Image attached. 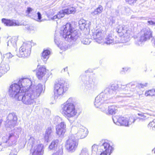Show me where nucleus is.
Segmentation results:
<instances>
[{
	"label": "nucleus",
	"instance_id": "53",
	"mask_svg": "<svg viewBox=\"0 0 155 155\" xmlns=\"http://www.w3.org/2000/svg\"><path fill=\"white\" fill-rule=\"evenodd\" d=\"M152 41L153 43L155 45V37L153 38V39L152 40Z\"/></svg>",
	"mask_w": 155,
	"mask_h": 155
},
{
	"label": "nucleus",
	"instance_id": "38",
	"mask_svg": "<svg viewBox=\"0 0 155 155\" xmlns=\"http://www.w3.org/2000/svg\"><path fill=\"white\" fill-rule=\"evenodd\" d=\"M60 148L56 151L54 153L51 155H63V150L62 146H60Z\"/></svg>",
	"mask_w": 155,
	"mask_h": 155
},
{
	"label": "nucleus",
	"instance_id": "8",
	"mask_svg": "<svg viewBox=\"0 0 155 155\" xmlns=\"http://www.w3.org/2000/svg\"><path fill=\"white\" fill-rule=\"evenodd\" d=\"M68 85L63 81H59L54 86V92L55 99L60 98L64 93L68 90Z\"/></svg>",
	"mask_w": 155,
	"mask_h": 155
},
{
	"label": "nucleus",
	"instance_id": "41",
	"mask_svg": "<svg viewBox=\"0 0 155 155\" xmlns=\"http://www.w3.org/2000/svg\"><path fill=\"white\" fill-rule=\"evenodd\" d=\"M91 39L87 38H84L81 40V43L84 45H89L91 42Z\"/></svg>",
	"mask_w": 155,
	"mask_h": 155
},
{
	"label": "nucleus",
	"instance_id": "19",
	"mask_svg": "<svg viewBox=\"0 0 155 155\" xmlns=\"http://www.w3.org/2000/svg\"><path fill=\"white\" fill-rule=\"evenodd\" d=\"M77 126L79 127V129L77 132V136L78 137L81 139L85 138L87 135V130L85 127L81 125L78 124Z\"/></svg>",
	"mask_w": 155,
	"mask_h": 155
},
{
	"label": "nucleus",
	"instance_id": "15",
	"mask_svg": "<svg viewBox=\"0 0 155 155\" xmlns=\"http://www.w3.org/2000/svg\"><path fill=\"white\" fill-rule=\"evenodd\" d=\"M152 31L148 28H146L143 29L141 32V35L140 41L139 42L136 43V44L140 45L141 44V42L145 41L152 37Z\"/></svg>",
	"mask_w": 155,
	"mask_h": 155
},
{
	"label": "nucleus",
	"instance_id": "55",
	"mask_svg": "<svg viewBox=\"0 0 155 155\" xmlns=\"http://www.w3.org/2000/svg\"><path fill=\"white\" fill-rule=\"evenodd\" d=\"M152 130H155V123H154V125L153 127H152Z\"/></svg>",
	"mask_w": 155,
	"mask_h": 155
},
{
	"label": "nucleus",
	"instance_id": "57",
	"mask_svg": "<svg viewBox=\"0 0 155 155\" xmlns=\"http://www.w3.org/2000/svg\"><path fill=\"white\" fill-rule=\"evenodd\" d=\"M152 151L155 153V148L152 150Z\"/></svg>",
	"mask_w": 155,
	"mask_h": 155
},
{
	"label": "nucleus",
	"instance_id": "34",
	"mask_svg": "<svg viewBox=\"0 0 155 155\" xmlns=\"http://www.w3.org/2000/svg\"><path fill=\"white\" fill-rule=\"evenodd\" d=\"M116 107L114 106H111L108 107V114H113L115 113L116 111Z\"/></svg>",
	"mask_w": 155,
	"mask_h": 155
},
{
	"label": "nucleus",
	"instance_id": "11",
	"mask_svg": "<svg viewBox=\"0 0 155 155\" xmlns=\"http://www.w3.org/2000/svg\"><path fill=\"white\" fill-rule=\"evenodd\" d=\"M54 124H59L56 126V133L59 137H62L65 131L66 125L64 122L62 121L61 118L58 116H56L54 119Z\"/></svg>",
	"mask_w": 155,
	"mask_h": 155
},
{
	"label": "nucleus",
	"instance_id": "18",
	"mask_svg": "<svg viewBox=\"0 0 155 155\" xmlns=\"http://www.w3.org/2000/svg\"><path fill=\"white\" fill-rule=\"evenodd\" d=\"M7 118L8 119L5 124L6 127L12 128L17 125V118L15 114L14 113L9 114L7 117Z\"/></svg>",
	"mask_w": 155,
	"mask_h": 155
},
{
	"label": "nucleus",
	"instance_id": "9",
	"mask_svg": "<svg viewBox=\"0 0 155 155\" xmlns=\"http://www.w3.org/2000/svg\"><path fill=\"white\" fill-rule=\"evenodd\" d=\"M114 122L118 126H124L129 127L135 122V120L132 117L126 118L119 116H116L113 117Z\"/></svg>",
	"mask_w": 155,
	"mask_h": 155
},
{
	"label": "nucleus",
	"instance_id": "4",
	"mask_svg": "<svg viewBox=\"0 0 155 155\" xmlns=\"http://www.w3.org/2000/svg\"><path fill=\"white\" fill-rule=\"evenodd\" d=\"M113 87L111 86V88H106L104 92L101 93L96 97L94 103L95 107L98 108L104 102L108 103L109 102V100L113 98L112 93H115V92L112 90Z\"/></svg>",
	"mask_w": 155,
	"mask_h": 155
},
{
	"label": "nucleus",
	"instance_id": "1",
	"mask_svg": "<svg viewBox=\"0 0 155 155\" xmlns=\"http://www.w3.org/2000/svg\"><path fill=\"white\" fill-rule=\"evenodd\" d=\"M22 89L18 82L12 84L9 90V96L21 101L25 105H31L35 102V99L40 95L42 88L41 84L36 87L31 86L25 93L22 92Z\"/></svg>",
	"mask_w": 155,
	"mask_h": 155
},
{
	"label": "nucleus",
	"instance_id": "23",
	"mask_svg": "<svg viewBox=\"0 0 155 155\" xmlns=\"http://www.w3.org/2000/svg\"><path fill=\"white\" fill-rule=\"evenodd\" d=\"M53 128L51 127H48L46 130L45 134V140L48 142V140L51 139L53 136Z\"/></svg>",
	"mask_w": 155,
	"mask_h": 155
},
{
	"label": "nucleus",
	"instance_id": "51",
	"mask_svg": "<svg viewBox=\"0 0 155 155\" xmlns=\"http://www.w3.org/2000/svg\"><path fill=\"white\" fill-rule=\"evenodd\" d=\"M147 84L145 83L144 84H140L139 86L141 87H144L147 86Z\"/></svg>",
	"mask_w": 155,
	"mask_h": 155
},
{
	"label": "nucleus",
	"instance_id": "29",
	"mask_svg": "<svg viewBox=\"0 0 155 155\" xmlns=\"http://www.w3.org/2000/svg\"><path fill=\"white\" fill-rule=\"evenodd\" d=\"M59 140L57 139L53 140L50 145L49 146V149L50 150L54 149L55 148L57 149V147H58Z\"/></svg>",
	"mask_w": 155,
	"mask_h": 155
},
{
	"label": "nucleus",
	"instance_id": "46",
	"mask_svg": "<svg viewBox=\"0 0 155 155\" xmlns=\"http://www.w3.org/2000/svg\"><path fill=\"white\" fill-rule=\"evenodd\" d=\"M124 28L123 27H120L118 28V33L122 32L123 34H124L125 32V31L124 29Z\"/></svg>",
	"mask_w": 155,
	"mask_h": 155
},
{
	"label": "nucleus",
	"instance_id": "22",
	"mask_svg": "<svg viewBox=\"0 0 155 155\" xmlns=\"http://www.w3.org/2000/svg\"><path fill=\"white\" fill-rule=\"evenodd\" d=\"M137 115L139 116L137 117V119L140 121L144 122L148 119L150 116V114L148 113L139 112Z\"/></svg>",
	"mask_w": 155,
	"mask_h": 155
},
{
	"label": "nucleus",
	"instance_id": "52",
	"mask_svg": "<svg viewBox=\"0 0 155 155\" xmlns=\"http://www.w3.org/2000/svg\"><path fill=\"white\" fill-rule=\"evenodd\" d=\"M68 71V68H67V67H66L64 68L62 70L61 72H64L65 71Z\"/></svg>",
	"mask_w": 155,
	"mask_h": 155
},
{
	"label": "nucleus",
	"instance_id": "45",
	"mask_svg": "<svg viewBox=\"0 0 155 155\" xmlns=\"http://www.w3.org/2000/svg\"><path fill=\"white\" fill-rule=\"evenodd\" d=\"M126 2H128L130 5H133L136 2V0H126Z\"/></svg>",
	"mask_w": 155,
	"mask_h": 155
},
{
	"label": "nucleus",
	"instance_id": "10",
	"mask_svg": "<svg viewBox=\"0 0 155 155\" xmlns=\"http://www.w3.org/2000/svg\"><path fill=\"white\" fill-rule=\"evenodd\" d=\"M18 83L20 84L22 88V91L24 93H25L26 91H27L29 90L31 86L37 87L39 84H41L42 88V90L40 93V94L41 93L45 91L44 87L41 84H38L37 85H33V82L31 81L30 79L28 78H23L20 79Z\"/></svg>",
	"mask_w": 155,
	"mask_h": 155
},
{
	"label": "nucleus",
	"instance_id": "60",
	"mask_svg": "<svg viewBox=\"0 0 155 155\" xmlns=\"http://www.w3.org/2000/svg\"><path fill=\"white\" fill-rule=\"evenodd\" d=\"M121 73L122 74H123V73L122 72V71L121 72Z\"/></svg>",
	"mask_w": 155,
	"mask_h": 155
},
{
	"label": "nucleus",
	"instance_id": "58",
	"mask_svg": "<svg viewBox=\"0 0 155 155\" xmlns=\"http://www.w3.org/2000/svg\"><path fill=\"white\" fill-rule=\"evenodd\" d=\"M2 145V144L0 143V147H1V146Z\"/></svg>",
	"mask_w": 155,
	"mask_h": 155
},
{
	"label": "nucleus",
	"instance_id": "37",
	"mask_svg": "<svg viewBox=\"0 0 155 155\" xmlns=\"http://www.w3.org/2000/svg\"><path fill=\"white\" fill-rule=\"evenodd\" d=\"M79 155H90L89 150L87 148L85 147H83Z\"/></svg>",
	"mask_w": 155,
	"mask_h": 155
},
{
	"label": "nucleus",
	"instance_id": "40",
	"mask_svg": "<svg viewBox=\"0 0 155 155\" xmlns=\"http://www.w3.org/2000/svg\"><path fill=\"white\" fill-rule=\"evenodd\" d=\"M98 146L97 145L94 144L91 147V152L92 154H95L98 150Z\"/></svg>",
	"mask_w": 155,
	"mask_h": 155
},
{
	"label": "nucleus",
	"instance_id": "13",
	"mask_svg": "<svg viewBox=\"0 0 155 155\" xmlns=\"http://www.w3.org/2000/svg\"><path fill=\"white\" fill-rule=\"evenodd\" d=\"M112 143L105 140L101 141L100 144V147L102 151L100 155H110L112 153L113 148L111 145Z\"/></svg>",
	"mask_w": 155,
	"mask_h": 155
},
{
	"label": "nucleus",
	"instance_id": "17",
	"mask_svg": "<svg viewBox=\"0 0 155 155\" xmlns=\"http://www.w3.org/2000/svg\"><path fill=\"white\" fill-rule=\"evenodd\" d=\"M92 38L98 43H101L104 41V32L101 29L92 30Z\"/></svg>",
	"mask_w": 155,
	"mask_h": 155
},
{
	"label": "nucleus",
	"instance_id": "47",
	"mask_svg": "<svg viewBox=\"0 0 155 155\" xmlns=\"http://www.w3.org/2000/svg\"><path fill=\"white\" fill-rule=\"evenodd\" d=\"M32 10L33 9L31 8L30 7H28L26 11V12L28 15Z\"/></svg>",
	"mask_w": 155,
	"mask_h": 155
},
{
	"label": "nucleus",
	"instance_id": "12",
	"mask_svg": "<svg viewBox=\"0 0 155 155\" xmlns=\"http://www.w3.org/2000/svg\"><path fill=\"white\" fill-rule=\"evenodd\" d=\"M75 136L74 135H72L66 142L65 147L68 152H74L77 147L78 141Z\"/></svg>",
	"mask_w": 155,
	"mask_h": 155
},
{
	"label": "nucleus",
	"instance_id": "14",
	"mask_svg": "<svg viewBox=\"0 0 155 155\" xmlns=\"http://www.w3.org/2000/svg\"><path fill=\"white\" fill-rule=\"evenodd\" d=\"M31 46L30 43H24L20 48L17 55L19 57H27L29 56L31 52Z\"/></svg>",
	"mask_w": 155,
	"mask_h": 155
},
{
	"label": "nucleus",
	"instance_id": "50",
	"mask_svg": "<svg viewBox=\"0 0 155 155\" xmlns=\"http://www.w3.org/2000/svg\"><path fill=\"white\" fill-rule=\"evenodd\" d=\"M37 14L38 15V19L39 20L41 19V15L39 12L37 13Z\"/></svg>",
	"mask_w": 155,
	"mask_h": 155
},
{
	"label": "nucleus",
	"instance_id": "39",
	"mask_svg": "<svg viewBox=\"0 0 155 155\" xmlns=\"http://www.w3.org/2000/svg\"><path fill=\"white\" fill-rule=\"evenodd\" d=\"M19 142L21 148L24 147L26 143L25 138H20Z\"/></svg>",
	"mask_w": 155,
	"mask_h": 155
},
{
	"label": "nucleus",
	"instance_id": "42",
	"mask_svg": "<svg viewBox=\"0 0 155 155\" xmlns=\"http://www.w3.org/2000/svg\"><path fill=\"white\" fill-rule=\"evenodd\" d=\"M155 123V119H154L153 121L150 122L148 125V127L150 129L152 128V127H153Z\"/></svg>",
	"mask_w": 155,
	"mask_h": 155
},
{
	"label": "nucleus",
	"instance_id": "43",
	"mask_svg": "<svg viewBox=\"0 0 155 155\" xmlns=\"http://www.w3.org/2000/svg\"><path fill=\"white\" fill-rule=\"evenodd\" d=\"M13 56V55L10 52L7 53L4 55V57L8 59L11 58Z\"/></svg>",
	"mask_w": 155,
	"mask_h": 155
},
{
	"label": "nucleus",
	"instance_id": "24",
	"mask_svg": "<svg viewBox=\"0 0 155 155\" xmlns=\"http://www.w3.org/2000/svg\"><path fill=\"white\" fill-rule=\"evenodd\" d=\"M117 42L116 41H115L114 38L113 37V35L111 34H109L106 36L104 43L109 45L116 43Z\"/></svg>",
	"mask_w": 155,
	"mask_h": 155
},
{
	"label": "nucleus",
	"instance_id": "20",
	"mask_svg": "<svg viewBox=\"0 0 155 155\" xmlns=\"http://www.w3.org/2000/svg\"><path fill=\"white\" fill-rule=\"evenodd\" d=\"M46 72V69L45 66H38L36 74L39 79H41L45 74Z\"/></svg>",
	"mask_w": 155,
	"mask_h": 155
},
{
	"label": "nucleus",
	"instance_id": "27",
	"mask_svg": "<svg viewBox=\"0 0 155 155\" xmlns=\"http://www.w3.org/2000/svg\"><path fill=\"white\" fill-rule=\"evenodd\" d=\"M103 10V7L101 5H99L98 7L95 9L94 10L91 12V15L92 16H95L101 13Z\"/></svg>",
	"mask_w": 155,
	"mask_h": 155
},
{
	"label": "nucleus",
	"instance_id": "7",
	"mask_svg": "<svg viewBox=\"0 0 155 155\" xmlns=\"http://www.w3.org/2000/svg\"><path fill=\"white\" fill-rule=\"evenodd\" d=\"M28 143L31 145V150L32 155H42L44 153L43 145L38 142L33 137H31L29 139Z\"/></svg>",
	"mask_w": 155,
	"mask_h": 155
},
{
	"label": "nucleus",
	"instance_id": "16",
	"mask_svg": "<svg viewBox=\"0 0 155 155\" xmlns=\"http://www.w3.org/2000/svg\"><path fill=\"white\" fill-rule=\"evenodd\" d=\"M81 79L84 82L85 87L87 90H91L94 85L95 78L93 76H90L88 78L85 76H81Z\"/></svg>",
	"mask_w": 155,
	"mask_h": 155
},
{
	"label": "nucleus",
	"instance_id": "33",
	"mask_svg": "<svg viewBox=\"0 0 155 155\" xmlns=\"http://www.w3.org/2000/svg\"><path fill=\"white\" fill-rule=\"evenodd\" d=\"M107 103H105V102H104L99 107H98L101 109L102 111L104 112L107 114H108V111L107 110V106L106 105V104Z\"/></svg>",
	"mask_w": 155,
	"mask_h": 155
},
{
	"label": "nucleus",
	"instance_id": "3",
	"mask_svg": "<svg viewBox=\"0 0 155 155\" xmlns=\"http://www.w3.org/2000/svg\"><path fill=\"white\" fill-rule=\"evenodd\" d=\"M134 85L130 83L126 84H121L120 87L119 88L118 91L116 92L114 90L118 87L117 84H113L111 86H113L112 90L115 92V93H112L114 97L115 98L119 97H129V95L131 94L132 93V91L130 89V87Z\"/></svg>",
	"mask_w": 155,
	"mask_h": 155
},
{
	"label": "nucleus",
	"instance_id": "35",
	"mask_svg": "<svg viewBox=\"0 0 155 155\" xmlns=\"http://www.w3.org/2000/svg\"><path fill=\"white\" fill-rule=\"evenodd\" d=\"M145 95L146 97L155 96V90L152 89L151 90L146 91L145 94Z\"/></svg>",
	"mask_w": 155,
	"mask_h": 155
},
{
	"label": "nucleus",
	"instance_id": "21",
	"mask_svg": "<svg viewBox=\"0 0 155 155\" xmlns=\"http://www.w3.org/2000/svg\"><path fill=\"white\" fill-rule=\"evenodd\" d=\"M2 22L7 26H19L20 25V23L18 21L15 20H8L5 18H2Z\"/></svg>",
	"mask_w": 155,
	"mask_h": 155
},
{
	"label": "nucleus",
	"instance_id": "56",
	"mask_svg": "<svg viewBox=\"0 0 155 155\" xmlns=\"http://www.w3.org/2000/svg\"><path fill=\"white\" fill-rule=\"evenodd\" d=\"M3 73H2V72L0 71V77L3 74Z\"/></svg>",
	"mask_w": 155,
	"mask_h": 155
},
{
	"label": "nucleus",
	"instance_id": "6",
	"mask_svg": "<svg viewBox=\"0 0 155 155\" xmlns=\"http://www.w3.org/2000/svg\"><path fill=\"white\" fill-rule=\"evenodd\" d=\"M21 130L20 127H15L9 132L7 136V140L5 142L7 146H13L16 145Z\"/></svg>",
	"mask_w": 155,
	"mask_h": 155
},
{
	"label": "nucleus",
	"instance_id": "32",
	"mask_svg": "<svg viewBox=\"0 0 155 155\" xmlns=\"http://www.w3.org/2000/svg\"><path fill=\"white\" fill-rule=\"evenodd\" d=\"M18 40V37L16 36H14L10 39L8 42V46L12 45L15 46L16 45V42Z\"/></svg>",
	"mask_w": 155,
	"mask_h": 155
},
{
	"label": "nucleus",
	"instance_id": "5",
	"mask_svg": "<svg viewBox=\"0 0 155 155\" xmlns=\"http://www.w3.org/2000/svg\"><path fill=\"white\" fill-rule=\"evenodd\" d=\"M72 98H69L68 101L61 105V109L63 113L70 121L71 118H73L76 115L77 110L74 104L71 103Z\"/></svg>",
	"mask_w": 155,
	"mask_h": 155
},
{
	"label": "nucleus",
	"instance_id": "44",
	"mask_svg": "<svg viewBox=\"0 0 155 155\" xmlns=\"http://www.w3.org/2000/svg\"><path fill=\"white\" fill-rule=\"evenodd\" d=\"M28 30L30 33H33L35 31L34 28L32 26L29 27L28 28Z\"/></svg>",
	"mask_w": 155,
	"mask_h": 155
},
{
	"label": "nucleus",
	"instance_id": "59",
	"mask_svg": "<svg viewBox=\"0 0 155 155\" xmlns=\"http://www.w3.org/2000/svg\"><path fill=\"white\" fill-rule=\"evenodd\" d=\"M113 37L114 38H115L114 37V36L113 35Z\"/></svg>",
	"mask_w": 155,
	"mask_h": 155
},
{
	"label": "nucleus",
	"instance_id": "31",
	"mask_svg": "<svg viewBox=\"0 0 155 155\" xmlns=\"http://www.w3.org/2000/svg\"><path fill=\"white\" fill-rule=\"evenodd\" d=\"M54 40L55 43L61 50H64L65 49V47L64 46H63L62 43L59 40V38L55 36Z\"/></svg>",
	"mask_w": 155,
	"mask_h": 155
},
{
	"label": "nucleus",
	"instance_id": "30",
	"mask_svg": "<svg viewBox=\"0 0 155 155\" xmlns=\"http://www.w3.org/2000/svg\"><path fill=\"white\" fill-rule=\"evenodd\" d=\"M79 26L80 29L83 30L88 26L87 21L84 19H81L79 21Z\"/></svg>",
	"mask_w": 155,
	"mask_h": 155
},
{
	"label": "nucleus",
	"instance_id": "28",
	"mask_svg": "<svg viewBox=\"0 0 155 155\" xmlns=\"http://www.w3.org/2000/svg\"><path fill=\"white\" fill-rule=\"evenodd\" d=\"M63 11V14H64V16L65 14H70L74 13L75 12V8L73 7L68 8L66 9L61 10Z\"/></svg>",
	"mask_w": 155,
	"mask_h": 155
},
{
	"label": "nucleus",
	"instance_id": "61",
	"mask_svg": "<svg viewBox=\"0 0 155 155\" xmlns=\"http://www.w3.org/2000/svg\"><path fill=\"white\" fill-rule=\"evenodd\" d=\"M130 96H129V97H130H130H131V95H130V96Z\"/></svg>",
	"mask_w": 155,
	"mask_h": 155
},
{
	"label": "nucleus",
	"instance_id": "48",
	"mask_svg": "<svg viewBox=\"0 0 155 155\" xmlns=\"http://www.w3.org/2000/svg\"><path fill=\"white\" fill-rule=\"evenodd\" d=\"M147 22L149 25L155 26V22H153L152 21H148Z\"/></svg>",
	"mask_w": 155,
	"mask_h": 155
},
{
	"label": "nucleus",
	"instance_id": "54",
	"mask_svg": "<svg viewBox=\"0 0 155 155\" xmlns=\"http://www.w3.org/2000/svg\"><path fill=\"white\" fill-rule=\"evenodd\" d=\"M123 71L125 72V71H127L128 69H127V68H123Z\"/></svg>",
	"mask_w": 155,
	"mask_h": 155
},
{
	"label": "nucleus",
	"instance_id": "49",
	"mask_svg": "<svg viewBox=\"0 0 155 155\" xmlns=\"http://www.w3.org/2000/svg\"><path fill=\"white\" fill-rule=\"evenodd\" d=\"M17 152L15 150H12L10 153L9 155H16Z\"/></svg>",
	"mask_w": 155,
	"mask_h": 155
},
{
	"label": "nucleus",
	"instance_id": "2",
	"mask_svg": "<svg viewBox=\"0 0 155 155\" xmlns=\"http://www.w3.org/2000/svg\"><path fill=\"white\" fill-rule=\"evenodd\" d=\"M61 36L68 41L74 42L79 38V34L70 23H68L61 28Z\"/></svg>",
	"mask_w": 155,
	"mask_h": 155
},
{
	"label": "nucleus",
	"instance_id": "25",
	"mask_svg": "<svg viewBox=\"0 0 155 155\" xmlns=\"http://www.w3.org/2000/svg\"><path fill=\"white\" fill-rule=\"evenodd\" d=\"M50 51L48 50H45L43 51L42 54V59L43 60L44 63L46 62L49 58L50 54Z\"/></svg>",
	"mask_w": 155,
	"mask_h": 155
},
{
	"label": "nucleus",
	"instance_id": "36",
	"mask_svg": "<svg viewBox=\"0 0 155 155\" xmlns=\"http://www.w3.org/2000/svg\"><path fill=\"white\" fill-rule=\"evenodd\" d=\"M64 17V14H63V11H60L57 15H55L52 17L51 19H55L56 18H61Z\"/></svg>",
	"mask_w": 155,
	"mask_h": 155
},
{
	"label": "nucleus",
	"instance_id": "26",
	"mask_svg": "<svg viewBox=\"0 0 155 155\" xmlns=\"http://www.w3.org/2000/svg\"><path fill=\"white\" fill-rule=\"evenodd\" d=\"M9 69L8 64H4L2 63L0 64V71L3 74L6 72Z\"/></svg>",
	"mask_w": 155,
	"mask_h": 155
}]
</instances>
